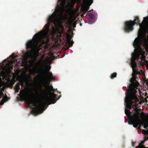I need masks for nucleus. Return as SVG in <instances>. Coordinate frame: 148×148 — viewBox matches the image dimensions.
<instances>
[{
	"label": "nucleus",
	"mask_w": 148,
	"mask_h": 148,
	"mask_svg": "<svg viewBox=\"0 0 148 148\" xmlns=\"http://www.w3.org/2000/svg\"><path fill=\"white\" fill-rule=\"evenodd\" d=\"M136 78V76L133 75L130 81V83L128 85L129 89L127 91L125 102L129 109L125 108V113L129 119L128 123L132 124L133 127L137 128V129H140L142 123L140 119V113L137 108L139 100L136 93L139 84Z\"/></svg>",
	"instance_id": "obj_1"
},
{
	"label": "nucleus",
	"mask_w": 148,
	"mask_h": 148,
	"mask_svg": "<svg viewBox=\"0 0 148 148\" xmlns=\"http://www.w3.org/2000/svg\"><path fill=\"white\" fill-rule=\"evenodd\" d=\"M58 21V17L56 14H53L49 16L47 20L48 25L46 30L36 34L33 37L34 38L33 40H31L27 42L26 45L27 49H31L29 51L35 53L36 57L38 56L41 45L48 43V34L50 23H53L56 25Z\"/></svg>",
	"instance_id": "obj_2"
},
{
	"label": "nucleus",
	"mask_w": 148,
	"mask_h": 148,
	"mask_svg": "<svg viewBox=\"0 0 148 148\" xmlns=\"http://www.w3.org/2000/svg\"><path fill=\"white\" fill-rule=\"evenodd\" d=\"M133 45L135 48L134 52L132 55L131 67H132L133 71L136 72L137 65L135 62L136 60H138L140 56L145 53L143 49L141 47L140 41L139 39L136 38L133 43Z\"/></svg>",
	"instance_id": "obj_3"
},
{
	"label": "nucleus",
	"mask_w": 148,
	"mask_h": 148,
	"mask_svg": "<svg viewBox=\"0 0 148 148\" xmlns=\"http://www.w3.org/2000/svg\"><path fill=\"white\" fill-rule=\"evenodd\" d=\"M47 87L49 88V92L51 93L52 98H49L47 96L48 91L43 89L41 86H38L37 87L35 91L36 95V96L39 97H46V100L49 105L51 103L54 104L56 102V100L55 99L56 98L57 95L53 92H51L54 91V89L52 86H48Z\"/></svg>",
	"instance_id": "obj_4"
},
{
	"label": "nucleus",
	"mask_w": 148,
	"mask_h": 148,
	"mask_svg": "<svg viewBox=\"0 0 148 148\" xmlns=\"http://www.w3.org/2000/svg\"><path fill=\"white\" fill-rule=\"evenodd\" d=\"M135 24L139 25L140 27L142 25L140 23V21L138 16H136L133 21L130 20L125 22L124 28L125 31L127 32H129L132 31L134 29L133 26Z\"/></svg>",
	"instance_id": "obj_5"
},
{
	"label": "nucleus",
	"mask_w": 148,
	"mask_h": 148,
	"mask_svg": "<svg viewBox=\"0 0 148 148\" xmlns=\"http://www.w3.org/2000/svg\"><path fill=\"white\" fill-rule=\"evenodd\" d=\"M31 103L34 105L35 107H33L31 112L35 114H37L39 113H41L44 111V110L42 108V106H44L47 104L46 102H42L40 105H36V100L34 98H32L29 100Z\"/></svg>",
	"instance_id": "obj_6"
},
{
	"label": "nucleus",
	"mask_w": 148,
	"mask_h": 148,
	"mask_svg": "<svg viewBox=\"0 0 148 148\" xmlns=\"http://www.w3.org/2000/svg\"><path fill=\"white\" fill-rule=\"evenodd\" d=\"M41 72L42 74L47 75V77H45L44 78L46 86L48 87V86H49L48 84H49L50 82L53 79V74L51 73H49V70L48 71H47L45 70L41 69Z\"/></svg>",
	"instance_id": "obj_7"
},
{
	"label": "nucleus",
	"mask_w": 148,
	"mask_h": 148,
	"mask_svg": "<svg viewBox=\"0 0 148 148\" xmlns=\"http://www.w3.org/2000/svg\"><path fill=\"white\" fill-rule=\"evenodd\" d=\"M88 2V5H84L81 8V10L84 14L89 9V6L93 3V0H86Z\"/></svg>",
	"instance_id": "obj_8"
},
{
	"label": "nucleus",
	"mask_w": 148,
	"mask_h": 148,
	"mask_svg": "<svg viewBox=\"0 0 148 148\" xmlns=\"http://www.w3.org/2000/svg\"><path fill=\"white\" fill-rule=\"evenodd\" d=\"M20 93L21 94L22 96L25 99L27 100L30 99V97L27 90L25 89L21 90Z\"/></svg>",
	"instance_id": "obj_9"
},
{
	"label": "nucleus",
	"mask_w": 148,
	"mask_h": 148,
	"mask_svg": "<svg viewBox=\"0 0 148 148\" xmlns=\"http://www.w3.org/2000/svg\"><path fill=\"white\" fill-rule=\"evenodd\" d=\"M71 36L70 35L66 37V42L69 45V48L70 47L72 46L74 43V42L73 41V40L71 41Z\"/></svg>",
	"instance_id": "obj_10"
},
{
	"label": "nucleus",
	"mask_w": 148,
	"mask_h": 148,
	"mask_svg": "<svg viewBox=\"0 0 148 148\" xmlns=\"http://www.w3.org/2000/svg\"><path fill=\"white\" fill-rule=\"evenodd\" d=\"M23 85V82L22 81H21L19 82L16 85L15 87V90L16 93L18 92L20 89V85Z\"/></svg>",
	"instance_id": "obj_11"
},
{
	"label": "nucleus",
	"mask_w": 148,
	"mask_h": 148,
	"mask_svg": "<svg viewBox=\"0 0 148 148\" xmlns=\"http://www.w3.org/2000/svg\"><path fill=\"white\" fill-rule=\"evenodd\" d=\"M1 98V95H0V99ZM7 98L8 97L7 96H6L5 97H3V98L2 99V101H0V105H3L5 102L7 101Z\"/></svg>",
	"instance_id": "obj_12"
},
{
	"label": "nucleus",
	"mask_w": 148,
	"mask_h": 148,
	"mask_svg": "<svg viewBox=\"0 0 148 148\" xmlns=\"http://www.w3.org/2000/svg\"><path fill=\"white\" fill-rule=\"evenodd\" d=\"M15 82V81L14 79L11 80L10 81L9 83V85L12 87L13 86V85L14 84Z\"/></svg>",
	"instance_id": "obj_13"
},
{
	"label": "nucleus",
	"mask_w": 148,
	"mask_h": 148,
	"mask_svg": "<svg viewBox=\"0 0 148 148\" xmlns=\"http://www.w3.org/2000/svg\"><path fill=\"white\" fill-rule=\"evenodd\" d=\"M117 73H116L115 72L112 74L110 76L111 79H112L116 77Z\"/></svg>",
	"instance_id": "obj_14"
},
{
	"label": "nucleus",
	"mask_w": 148,
	"mask_h": 148,
	"mask_svg": "<svg viewBox=\"0 0 148 148\" xmlns=\"http://www.w3.org/2000/svg\"><path fill=\"white\" fill-rule=\"evenodd\" d=\"M148 127V120L143 125V127L145 129H147Z\"/></svg>",
	"instance_id": "obj_15"
},
{
	"label": "nucleus",
	"mask_w": 148,
	"mask_h": 148,
	"mask_svg": "<svg viewBox=\"0 0 148 148\" xmlns=\"http://www.w3.org/2000/svg\"><path fill=\"white\" fill-rule=\"evenodd\" d=\"M88 15L91 19H92L94 17V16L93 14L91 13H88Z\"/></svg>",
	"instance_id": "obj_16"
},
{
	"label": "nucleus",
	"mask_w": 148,
	"mask_h": 148,
	"mask_svg": "<svg viewBox=\"0 0 148 148\" xmlns=\"http://www.w3.org/2000/svg\"><path fill=\"white\" fill-rule=\"evenodd\" d=\"M142 132L144 134L148 135V130H143Z\"/></svg>",
	"instance_id": "obj_17"
},
{
	"label": "nucleus",
	"mask_w": 148,
	"mask_h": 148,
	"mask_svg": "<svg viewBox=\"0 0 148 148\" xmlns=\"http://www.w3.org/2000/svg\"><path fill=\"white\" fill-rule=\"evenodd\" d=\"M137 148H148V147H146L144 145L140 144L138 145Z\"/></svg>",
	"instance_id": "obj_18"
},
{
	"label": "nucleus",
	"mask_w": 148,
	"mask_h": 148,
	"mask_svg": "<svg viewBox=\"0 0 148 148\" xmlns=\"http://www.w3.org/2000/svg\"><path fill=\"white\" fill-rule=\"evenodd\" d=\"M147 140H148V137H147L146 138L145 140L143 141H141V143L139 144V145L140 144H141L142 145L144 143L145 141H146Z\"/></svg>",
	"instance_id": "obj_19"
},
{
	"label": "nucleus",
	"mask_w": 148,
	"mask_h": 148,
	"mask_svg": "<svg viewBox=\"0 0 148 148\" xmlns=\"http://www.w3.org/2000/svg\"><path fill=\"white\" fill-rule=\"evenodd\" d=\"M10 57H12L13 59L14 58H15L14 54H12L10 56Z\"/></svg>",
	"instance_id": "obj_20"
},
{
	"label": "nucleus",
	"mask_w": 148,
	"mask_h": 148,
	"mask_svg": "<svg viewBox=\"0 0 148 148\" xmlns=\"http://www.w3.org/2000/svg\"><path fill=\"white\" fill-rule=\"evenodd\" d=\"M59 37H61V34H60V33L59 34Z\"/></svg>",
	"instance_id": "obj_21"
},
{
	"label": "nucleus",
	"mask_w": 148,
	"mask_h": 148,
	"mask_svg": "<svg viewBox=\"0 0 148 148\" xmlns=\"http://www.w3.org/2000/svg\"><path fill=\"white\" fill-rule=\"evenodd\" d=\"M10 69H13V67H12V66L10 67Z\"/></svg>",
	"instance_id": "obj_22"
},
{
	"label": "nucleus",
	"mask_w": 148,
	"mask_h": 148,
	"mask_svg": "<svg viewBox=\"0 0 148 148\" xmlns=\"http://www.w3.org/2000/svg\"><path fill=\"white\" fill-rule=\"evenodd\" d=\"M141 113L143 114V116H145V115H144V113H143V112H141Z\"/></svg>",
	"instance_id": "obj_23"
},
{
	"label": "nucleus",
	"mask_w": 148,
	"mask_h": 148,
	"mask_svg": "<svg viewBox=\"0 0 148 148\" xmlns=\"http://www.w3.org/2000/svg\"><path fill=\"white\" fill-rule=\"evenodd\" d=\"M38 79V78L37 77H36L35 78V79Z\"/></svg>",
	"instance_id": "obj_24"
},
{
	"label": "nucleus",
	"mask_w": 148,
	"mask_h": 148,
	"mask_svg": "<svg viewBox=\"0 0 148 148\" xmlns=\"http://www.w3.org/2000/svg\"><path fill=\"white\" fill-rule=\"evenodd\" d=\"M33 72H34V73H35V71H33Z\"/></svg>",
	"instance_id": "obj_25"
},
{
	"label": "nucleus",
	"mask_w": 148,
	"mask_h": 148,
	"mask_svg": "<svg viewBox=\"0 0 148 148\" xmlns=\"http://www.w3.org/2000/svg\"><path fill=\"white\" fill-rule=\"evenodd\" d=\"M2 89H3V90H4V88H2Z\"/></svg>",
	"instance_id": "obj_26"
},
{
	"label": "nucleus",
	"mask_w": 148,
	"mask_h": 148,
	"mask_svg": "<svg viewBox=\"0 0 148 148\" xmlns=\"http://www.w3.org/2000/svg\"><path fill=\"white\" fill-rule=\"evenodd\" d=\"M38 76H40V75H38Z\"/></svg>",
	"instance_id": "obj_27"
},
{
	"label": "nucleus",
	"mask_w": 148,
	"mask_h": 148,
	"mask_svg": "<svg viewBox=\"0 0 148 148\" xmlns=\"http://www.w3.org/2000/svg\"><path fill=\"white\" fill-rule=\"evenodd\" d=\"M57 36H58V35H57Z\"/></svg>",
	"instance_id": "obj_28"
},
{
	"label": "nucleus",
	"mask_w": 148,
	"mask_h": 148,
	"mask_svg": "<svg viewBox=\"0 0 148 148\" xmlns=\"http://www.w3.org/2000/svg\"><path fill=\"white\" fill-rule=\"evenodd\" d=\"M147 69H148V67H147Z\"/></svg>",
	"instance_id": "obj_29"
}]
</instances>
